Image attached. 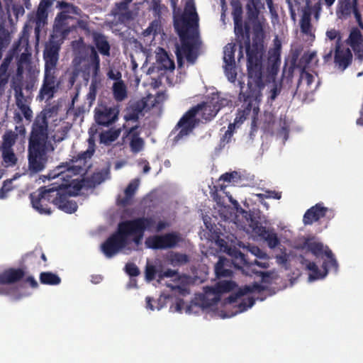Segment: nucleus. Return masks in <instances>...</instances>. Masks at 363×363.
I'll return each mask as SVG.
<instances>
[{"label": "nucleus", "instance_id": "37", "mask_svg": "<svg viewBox=\"0 0 363 363\" xmlns=\"http://www.w3.org/2000/svg\"><path fill=\"white\" fill-rule=\"evenodd\" d=\"M145 247L152 250H164L162 235L149 236L145 242Z\"/></svg>", "mask_w": 363, "mask_h": 363}, {"label": "nucleus", "instance_id": "2", "mask_svg": "<svg viewBox=\"0 0 363 363\" xmlns=\"http://www.w3.org/2000/svg\"><path fill=\"white\" fill-rule=\"evenodd\" d=\"M277 64H274L267 76H263L260 71H247V89L245 92L240 94V99H243L241 108L238 111L233 123H230L227 130V135L232 137L235 126L242 124L248 116H251V133L257 130V121L259 112V104L262 101V91L264 82L274 79L277 72Z\"/></svg>", "mask_w": 363, "mask_h": 363}, {"label": "nucleus", "instance_id": "24", "mask_svg": "<svg viewBox=\"0 0 363 363\" xmlns=\"http://www.w3.org/2000/svg\"><path fill=\"white\" fill-rule=\"evenodd\" d=\"M328 208L322 203H317L308 209L303 215V222L306 225H311L325 216Z\"/></svg>", "mask_w": 363, "mask_h": 363}, {"label": "nucleus", "instance_id": "8", "mask_svg": "<svg viewBox=\"0 0 363 363\" xmlns=\"http://www.w3.org/2000/svg\"><path fill=\"white\" fill-rule=\"evenodd\" d=\"M124 238L127 245L128 238L133 236V241L136 245L141 243L145 231L161 232L169 226L167 222L160 220H156L155 216H141L133 219L121 221Z\"/></svg>", "mask_w": 363, "mask_h": 363}, {"label": "nucleus", "instance_id": "38", "mask_svg": "<svg viewBox=\"0 0 363 363\" xmlns=\"http://www.w3.org/2000/svg\"><path fill=\"white\" fill-rule=\"evenodd\" d=\"M304 245L317 257L325 255V251L327 248L329 249L328 247H325V249H324V246L321 242H310L308 240L304 242Z\"/></svg>", "mask_w": 363, "mask_h": 363}, {"label": "nucleus", "instance_id": "60", "mask_svg": "<svg viewBox=\"0 0 363 363\" xmlns=\"http://www.w3.org/2000/svg\"><path fill=\"white\" fill-rule=\"evenodd\" d=\"M218 186H213V187L211 189L210 194L211 198L215 201L218 204L221 203V196L218 194Z\"/></svg>", "mask_w": 363, "mask_h": 363}, {"label": "nucleus", "instance_id": "54", "mask_svg": "<svg viewBox=\"0 0 363 363\" xmlns=\"http://www.w3.org/2000/svg\"><path fill=\"white\" fill-rule=\"evenodd\" d=\"M160 23L158 21H153L149 26V27L145 30V35H148L152 34L154 36L160 33Z\"/></svg>", "mask_w": 363, "mask_h": 363}, {"label": "nucleus", "instance_id": "1", "mask_svg": "<svg viewBox=\"0 0 363 363\" xmlns=\"http://www.w3.org/2000/svg\"><path fill=\"white\" fill-rule=\"evenodd\" d=\"M230 4L235 35L238 38H242L246 50L247 71L262 72L263 45L261 43L255 40L252 44L250 43V26L257 36L263 34L264 18H259V14L264 5L261 0H247L245 6L247 21L243 23L242 3L240 0H233Z\"/></svg>", "mask_w": 363, "mask_h": 363}, {"label": "nucleus", "instance_id": "30", "mask_svg": "<svg viewBox=\"0 0 363 363\" xmlns=\"http://www.w3.org/2000/svg\"><path fill=\"white\" fill-rule=\"evenodd\" d=\"M311 7L307 4L306 8L303 10V16L300 21L301 30L306 35H312V25L311 23Z\"/></svg>", "mask_w": 363, "mask_h": 363}, {"label": "nucleus", "instance_id": "63", "mask_svg": "<svg viewBox=\"0 0 363 363\" xmlns=\"http://www.w3.org/2000/svg\"><path fill=\"white\" fill-rule=\"evenodd\" d=\"M92 181L95 184H100L105 179L104 174L102 172H96L92 175Z\"/></svg>", "mask_w": 363, "mask_h": 363}, {"label": "nucleus", "instance_id": "3", "mask_svg": "<svg viewBox=\"0 0 363 363\" xmlns=\"http://www.w3.org/2000/svg\"><path fill=\"white\" fill-rule=\"evenodd\" d=\"M48 113H39L33 124L28 139V160L29 169L33 172H41L48 162L47 153L52 150L48 135Z\"/></svg>", "mask_w": 363, "mask_h": 363}, {"label": "nucleus", "instance_id": "14", "mask_svg": "<svg viewBox=\"0 0 363 363\" xmlns=\"http://www.w3.org/2000/svg\"><path fill=\"white\" fill-rule=\"evenodd\" d=\"M118 106H109L101 101L94 109V120L98 125L108 127L118 120Z\"/></svg>", "mask_w": 363, "mask_h": 363}, {"label": "nucleus", "instance_id": "10", "mask_svg": "<svg viewBox=\"0 0 363 363\" xmlns=\"http://www.w3.org/2000/svg\"><path fill=\"white\" fill-rule=\"evenodd\" d=\"M231 255L235 258L237 264H240L243 272L247 275L257 274L261 276L262 279L269 277V272L257 271L255 268L256 266L262 269H267L269 267L267 255L264 258H259V261L256 258L253 261H249L247 256L240 250H234Z\"/></svg>", "mask_w": 363, "mask_h": 363}, {"label": "nucleus", "instance_id": "17", "mask_svg": "<svg viewBox=\"0 0 363 363\" xmlns=\"http://www.w3.org/2000/svg\"><path fill=\"white\" fill-rule=\"evenodd\" d=\"M250 225L255 234L267 242L269 247L273 249L279 245V239L273 230L267 229L259 221L252 218Z\"/></svg>", "mask_w": 363, "mask_h": 363}, {"label": "nucleus", "instance_id": "45", "mask_svg": "<svg viewBox=\"0 0 363 363\" xmlns=\"http://www.w3.org/2000/svg\"><path fill=\"white\" fill-rule=\"evenodd\" d=\"M2 150V158L4 162L8 166H13L17 162V158L12 148L10 149H1Z\"/></svg>", "mask_w": 363, "mask_h": 363}, {"label": "nucleus", "instance_id": "4", "mask_svg": "<svg viewBox=\"0 0 363 363\" xmlns=\"http://www.w3.org/2000/svg\"><path fill=\"white\" fill-rule=\"evenodd\" d=\"M174 26L182 43L181 49L177 52L178 62H180L182 54L187 62L194 64L198 55L190 40L199 36V17L193 4L186 5L184 13L174 19Z\"/></svg>", "mask_w": 363, "mask_h": 363}, {"label": "nucleus", "instance_id": "56", "mask_svg": "<svg viewBox=\"0 0 363 363\" xmlns=\"http://www.w3.org/2000/svg\"><path fill=\"white\" fill-rule=\"evenodd\" d=\"M313 76L308 72H306L304 69H302L300 74V77L298 82L297 89L299 86L300 83L304 80L306 82L308 86H310L313 82Z\"/></svg>", "mask_w": 363, "mask_h": 363}, {"label": "nucleus", "instance_id": "18", "mask_svg": "<svg viewBox=\"0 0 363 363\" xmlns=\"http://www.w3.org/2000/svg\"><path fill=\"white\" fill-rule=\"evenodd\" d=\"M60 50V43L58 41L50 39L45 44L43 51L45 67H57Z\"/></svg>", "mask_w": 363, "mask_h": 363}, {"label": "nucleus", "instance_id": "27", "mask_svg": "<svg viewBox=\"0 0 363 363\" xmlns=\"http://www.w3.org/2000/svg\"><path fill=\"white\" fill-rule=\"evenodd\" d=\"M265 289V287L258 283H254L252 285H245L242 288H240L236 293L231 294L227 298L228 302L233 303L237 301V300L242 296L252 292H261Z\"/></svg>", "mask_w": 363, "mask_h": 363}, {"label": "nucleus", "instance_id": "23", "mask_svg": "<svg viewBox=\"0 0 363 363\" xmlns=\"http://www.w3.org/2000/svg\"><path fill=\"white\" fill-rule=\"evenodd\" d=\"M133 0H121L115 4L111 10V14L117 17L121 22L130 21L133 19V12L129 9V5Z\"/></svg>", "mask_w": 363, "mask_h": 363}, {"label": "nucleus", "instance_id": "29", "mask_svg": "<svg viewBox=\"0 0 363 363\" xmlns=\"http://www.w3.org/2000/svg\"><path fill=\"white\" fill-rule=\"evenodd\" d=\"M48 20V12L44 6H39L38 8L35 18V36L37 42H38L40 38V34L42 28H43L47 24Z\"/></svg>", "mask_w": 363, "mask_h": 363}, {"label": "nucleus", "instance_id": "33", "mask_svg": "<svg viewBox=\"0 0 363 363\" xmlns=\"http://www.w3.org/2000/svg\"><path fill=\"white\" fill-rule=\"evenodd\" d=\"M12 88L14 91L16 106H18V104L20 105L21 104H26V99L25 98L23 93V78H17L16 77V79L13 82L12 84Z\"/></svg>", "mask_w": 363, "mask_h": 363}, {"label": "nucleus", "instance_id": "59", "mask_svg": "<svg viewBox=\"0 0 363 363\" xmlns=\"http://www.w3.org/2000/svg\"><path fill=\"white\" fill-rule=\"evenodd\" d=\"M125 270L130 277H137L140 274L139 268L134 263H127L125 267Z\"/></svg>", "mask_w": 363, "mask_h": 363}, {"label": "nucleus", "instance_id": "31", "mask_svg": "<svg viewBox=\"0 0 363 363\" xmlns=\"http://www.w3.org/2000/svg\"><path fill=\"white\" fill-rule=\"evenodd\" d=\"M139 183L140 180L138 179H135L128 184L124 191L125 196L121 201V203L123 206H127L130 204L132 198L135 195L139 186Z\"/></svg>", "mask_w": 363, "mask_h": 363}, {"label": "nucleus", "instance_id": "44", "mask_svg": "<svg viewBox=\"0 0 363 363\" xmlns=\"http://www.w3.org/2000/svg\"><path fill=\"white\" fill-rule=\"evenodd\" d=\"M120 133L121 130L119 129L108 130L100 135V140L103 143L109 144L114 142L119 137Z\"/></svg>", "mask_w": 363, "mask_h": 363}, {"label": "nucleus", "instance_id": "53", "mask_svg": "<svg viewBox=\"0 0 363 363\" xmlns=\"http://www.w3.org/2000/svg\"><path fill=\"white\" fill-rule=\"evenodd\" d=\"M257 197L263 200L264 199H280L281 198V193L276 191H266L264 194H257Z\"/></svg>", "mask_w": 363, "mask_h": 363}, {"label": "nucleus", "instance_id": "21", "mask_svg": "<svg viewBox=\"0 0 363 363\" xmlns=\"http://www.w3.org/2000/svg\"><path fill=\"white\" fill-rule=\"evenodd\" d=\"M26 272L22 268H9L0 273V285L16 284L23 279Z\"/></svg>", "mask_w": 363, "mask_h": 363}, {"label": "nucleus", "instance_id": "47", "mask_svg": "<svg viewBox=\"0 0 363 363\" xmlns=\"http://www.w3.org/2000/svg\"><path fill=\"white\" fill-rule=\"evenodd\" d=\"M170 261L173 265L179 266L186 264L189 261V259L186 254L174 252L173 255H172Z\"/></svg>", "mask_w": 363, "mask_h": 363}, {"label": "nucleus", "instance_id": "62", "mask_svg": "<svg viewBox=\"0 0 363 363\" xmlns=\"http://www.w3.org/2000/svg\"><path fill=\"white\" fill-rule=\"evenodd\" d=\"M216 244L220 247V250L227 252L230 250L228 242L223 238H218L216 240Z\"/></svg>", "mask_w": 363, "mask_h": 363}, {"label": "nucleus", "instance_id": "12", "mask_svg": "<svg viewBox=\"0 0 363 363\" xmlns=\"http://www.w3.org/2000/svg\"><path fill=\"white\" fill-rule=\"evenodd\" d=\"M77 70L82 74L86 84L88 83L91 77V80H101L100 75V57L94 46H91L90 48V52L86 61Z\"/></svg>", "mask_w": 363, "mask_h": 363}, {"label": "nucleus", "instance_id": "51", "mask_svg": "<svg viewBox=\"0 0 363 363\" xmlns=\"http://www.w3.org/2000/svg\"><path fill=\"white\" fill-rule=\"evenodd\" d=\"M240 179V176L239 173L236 171H233L231 172H226L222 174L219 180L223 181L226 182H238Z\"/></svg>", "mask_w": 363, "mask_h": 363}, {"label": "nucleus", "instance_id": "49", "mask_svg": "<svg viewBox=\"0 0 363 363\" xmlns=\"http://www.w3.org/2000/svg\"><path fill=\"white\" fill-rule=\"evenodd\" d=\"M210 100L215 105L216 108H218V112L229 104V100L221 97L219 94H213Z\"/></svg>", "mask_w": 363, "mask_h": 363}, {"label": "nucleus", "instance_id": "13", "mask_svg": "<svg viewBox=\"0 0 363 363\" xmlns=\"http://www.w3.org/2000/svg\"><path fill=\"white\" fill-rule=\"evenodd\" d=\"M127 246L124 238L121 222L117 230L112 233L101 245V250L107 258H111Z\"/></svg>", "mask_w": 363, "mask_h": 363}, {"label": "nucleus", "instance_id": "40", "mask_svg": "<svg viewBox=\"0 0 363 363\" xmlns=\"http://www.w3.org/2000/svg\"><path fill=\"white\" fill-rule=\"evenodd\" d=\"M223 60L226 66L233 67L235 65V49L234 45L228 44L224 49Z\"/></svg>", "mask_w": 363, "mask_h": 363}, {"label": "nucleus", "instance_id": "6", "mask_svg": "<svg viewBox=\"0 0 363 363\" xmlns=\"http://www.w3.org/2000/svg\"><path fill=\"white\" fill-rule=\"evenodd\" d=\"M85 169L81 165L71 164L68 162L61 163L48 174L50 179H57L55 182L59 186L60 194L65 195L66 201H72L69 197L73 194H77L84 186V179H79Z\"/></svg>", "mask_w": 363, "mask_h": 363}, {"label": "nucleus", "instance_id": "48", "mask_svg": "<svg viewBox=\"0 0 363 363\" xmlns=\"http://www.w3.org/2000/svg\"><path fill=\"white\" fill-rule=\"evenodd\" d=\"M325 35L328 40H335V48H337V45H342V35L339 30H337L335 28H332V29L328 30L326 31Z\"/></svg>", "mask_w": 363, "mask_h": 363}, {"label": "nucleus", "instance_id": "61", "mask_svg": "<svg viewBox=\"0 0 363 363\" xmlns=\"http://www.w3.org/2000/svg\"><path fill=\"white\" fill-rule=\"evenodd\" d=\"M141 112V109L139 108H133L129 111L125 116L127 120L138 121L139 118V113Z\"/></svg>", "mask_w": 363, "mask_h": 363}, {"label": "nucleus", "instance_id": "57", "mask_svg": "<svg viewBox=\"0 0 363 363\" xmlns=\"http://www.w3.org/2000/svg\"><path fill=\"white\" fill-rule=\"evenodd\" d=\"M22 112L23 116L27 121H30L33 118V111L26 104H21L17 106Z\"/></svg>", "mask_w": 363, "mask_h": 363}, {"label": "nucleus", "instance_id": "43", "mask_svg": "<svg viewBox=\"0 0 363 363\" xmlns=\"http://www.w3.org/2000/svg\"><path fill=\"white\" fill-rule=\"evenodd\" d=\"M17 135L11 130L6 131L3 135L1 149H10L14 145Z\"/></svg>", "mask_w": 363, "mask_h": 363}, {"label": "nucleus", "instance_id": "28", "mask_svg": "<svg viewBox=\"0 0 363 363\" xmlns=\"http://www.w3.org/2000/svg\"><path fill=\"white\" fill-rule=\"evenodd\" d=\"M71 17L67 14L66 11L60 12L55 19V30L60 31L62 34V38H66L72 29H75L76 26H72V27L67 26V21Z\"/></svg>", "mask_w": 363, "mask_h": 363}, {"label": "nucleus", "instance_id": "26", "mask_svg": "<svg viewBox=\"0 0 363 363\" xmlns=\"http://www.w3.org/2000/svg\"><path fill=\"white\" fill-rule=\"evenodd\" d=\"M138 125L130 128L128 135H130L129 146L133 153H138L141 152L145 146L144 140L140 137V133L137 130Z\"/></svg>", "mask_w": 363, "mask_h": 363}, {"label": "nucleus", "instance_id": "16", "mask_svg": "<svg viewBox=\"0 0 363 363\" xmlns=\"http://www.w3.org/2000/svg\"><path fill=\"white\" fill-rule=\"evenodd\" d=\"M56 73L57 67H45L44 79L39 92L42 99L45 96L52 97L56 91L57 87Z\"/></svg>", "mask_w": 363, "mask_h": 363}, {"label": "nucleus", "instance_id": "55", "mask_svg": "<svg viewBox=\"0 0 363 363\" xmlns=\"http://www.w3.org/2000/svg\"><path fill=\"white\" fill-rule=\"evenodd\" d=\"M157 269L152 264H147L145 267V275L147 281H151L155 279Z\"/></svg>", "mask_w": 363, "mask_h": 363}, {"label": "nucleus", "instance_id": "22", "mask_svg": "<svg viewBox=\"0 0 363 363\" xmlns=\"http://www.w3.org/2000/svg\"><path fill=\"white\" fill-rule=\"evenodd\" d=\"M352 61V54L349 48H343L342 45L335 48L334 63L339 69L345 70Z\"/></svg>", "mask_w": 363, "mask_h": 363}, {"label": "nucleus", "instance_id": "34", "mask_svg": "<svg viewBox=\"0 0 363 363\" xmlns=\"http://www.w3.org/2000/svg\"><path fill=\"white\" fill-rule=\"evenodd\" d=\"M157 62L158 68L161 70L172 71L175 68L174 60L169 57L167 52L165 51L157 57Z\"/></svg>", "mask_w": 363, "mask_h": 363}, {"label": "nucleus", "instance_id": "15", "mask_svg": "<svg viewBox=\"0 0 363 363\" xmlns=\"http://www.w3.org/2000/svg\"><path fill=\"white\" fill-rule=\"evenodd\" d=\"M325 255L327 259L324 260L322 264L323 270H320L313 262H308L306 264V268L311 272L308 277L310 281L324 278L328 274L329 269H334L337 271L338 264L331 250L327 248L325 251Z\"/></svg>", "mask_w": 363, "mask_h": 363}, {"label": "nucleus", "instance_id": "36", "mask_svg": "<svg viewBox=\"0 0 363 363\" xmlns=\"http://www.w3.org/2000/svg\"><path fill=\"white\" fill-rule=\"evenodd\" d=\"M113 94L114 99L118 101H122L127 97L126 86L123 81L120 80L113 84Z\"/></svg>", "mask_w": 363, "mask_h": 363}, {"label": "nucleus", "instance_id": "5", "mask_svg": "<svg viewBox=\"0 0 363 363\" xmlns=\"http://www.w3.org/2000/svg\"><path fill=\"white\" fill-rule=\"evenodd\" d=\"M55 182L47 186H41L38 192L30 194V199L33 208L40 214L50 215L51 208L50 203L56 206L59 209L72 213L77 210L78 206L75 201H66L65 195L60 194V189H57Z\"/></svg>", "mask_w": 363, "mask_h": 363}, {"label": "nucleus", "instance_id": "41", "mask_svg": "<svg viewBox=\"0 0 363 363\" xmlns=\"http://www.w3.org/2000/svg\"><path fill=\"white\" fill-rule=\"evenodd\" d=\"M38 73V70L28 72L27 79L24 82H23V89L27 91H31L33 89L37 82V76Z\"/></svg>", "mask_w": 363, "mask_h": 363}, {"label": "nucleus", "instance_id": "52", "mask_svg": "<svg viewBox=\"0 0 363 363\" xmlns=\"http://www.w3.org/2000/svg\"><path fill=\"white\" fill-rule=\"evenodd\" d=\"M13 189L12 181L10 179L5 180L0 189V199H5L7 198L8 193L13 190Z\"/></svg>", "mask_w": 363, "mask_h": 363}, {"label": "nucleus", "instance_id": "32", "mask_svg": "<svg viewBox=\"0 0 363 363\" xmlns=\"http://www.w3.org/2000/svg\"><path fill=\"white\" fill-rule=\"evenodd\" d=\"M164 250L175 247L182 241V238L178 233L172 232L162 235Z\"/></svg>", "mask_w": 363, "mask_h": 363}, {"label": "nucleus", "instance_id": "58", "mask_svg": "<svg viewBox=\"0 0 363 363\" xmlns=\"http://www.w3.org/2000/svg\"><path fill=\"white\" fill-rule=\"evenodd\" d=\"M255 300L252 297H248L244 299L238 304L239 312H242L248 308H251L255 304Z\"/></svg>", "mask_w": 363, "mask_h": 363}, {"label": "nucleus", "instance_id": "25", "mask_svg": "<svg viewBox=\"0 0 363 363\" xmlns=\"http://www.w3.org/2000/svg\"><path fill=\"white\" fill-rule=\"evenodd\" d=\"M94 48L103 56L109 57L111 45L108 37L99 32H93L91 34Z\"/></svg>", "mask_w": 363, "mask_h": 363}, {"label": "nucleus", "instance_id": "42", "mask_svg": "<svg viewBox=\"0 0 363 363\" xmlns=\"http://www.w3.org/2000/svg\"><path fill=\"white\" fill-rule=\"evenodd\" d=\"M101 81L91 80V84L89 88V92L86 94V100L89 103V106H91L96 100L97 89Z\"/></svg>", "mask_w": 363, "mask_h": 363}, {"label": "nucleus", "instance_id": "11", "mask_svg": "<svg viewBox=\"0 0 363 363\" xmlns=\"http://www.w3.org/2000/svg\"><path fill=\"white\" fill-rule=\"evenodd\" d=\"M281 46V43L277 39H276L275 42H274V48L272 50H270L269 51V59H268L269 63H268L266 70H264V67L262 65V73L263 76L265 77V76H267L268 74L269 73L272 66L274 64H277V69L276 74L274 75V79L270 82H264V85H266L267 84L271 83V82H273L274 84L273 88L270 90V95L269 96V99H270L272 101L275 100V99L281 93V84L278 85L275 82L276 76L277 74L279 67L280 65V62H281V59H280Z\"/></svg>", "mask_w": 363, "mask_h": 363}, {"label": "nucleus", "instance_id": "64", "mask_svg": "<svg viewBox=\"0 0 363 363\" xmlns=\"http://www.w3.org/2000/svg\"><path fill=\"white\" fill-rule=\"evenodd\" d=\"M11 57H6L0 66V73L2 74H7V70L11 62Z\"/></svg>", "mask_w": 363, "mask_h": 363}, {"label": "nucleus", "instance_id": "19", "mask_svg": "<svg viewBox=\"0 0 363 363\" xmlns=\"http://www.w3.org/2000/svg\"><path fill=\"white\" fill-rule=\"evenodd\" d=\"M347 43L350 45L354 52L356 59L363 62V36L357 28H353L349 35Z\"/></svg>", "mask_w": 363, "mask_h": 363}, {"label": "nucleus", "instance_id": "20", "mask_svg": "<svg viewBox=\"0 0 363 363\" xmlns=\"http://www.w3.org/2000/svg\"><path fill=\"white\" fill-rule=\"evenodd\" d=\"M233 265H235L238 269L241 268L240 264H237L235 257L233 261L226 257H220L214 267L216 277L219 279L230 277L233 275L231 269Z\"/></svg>", "mask_w": 363, "mask_h": 363}, {"label": "nucleus", "instance_id": "46", "mask_svg": "<svg viewBox=\"0 0 363 363\" xmlns=\"http://www.w3.org/2000/svg\"><path fill=\"white\" fill-rule=\"evenodd\" d=\"M94 152V147H89L86 151L79 153L77 157H74L73 159L71 160L70 162H69V163H70L71 164H74L73 163L74 162H77L83 161L84 164L88 159H90L93 156Z\"/></svg>", "mask_w": 363, "mask_h": 363}, {"label": "nucleus", "instance_id": "9", "mask_svg": "<svg viewBox=\"0 0 363 363\" xmlns=\"http://www.w3.org/2000/svg\"><path fill=\"white\" fill-rule=\"evenodd\" d=\"M27 26L23 28V35L20 38L17 43L15 44L13 52V55H18L19 57L17 60V69L16 77L17 78H23L24 69L27 72L37 70L35 67L31 62L30 47L29 45L28 36L26 35Z\"/></svg>", "mask_w": 363, "mask_h": 363}, {"label": "nucleus", "instance_id": "39", "mask_svg": "<svg viewBox=\"0 0 363 363\" xmlns=\"http://www.w3.org/2000/svg\"><path fill=\"white\" fill-rule=\"evenodd\" d=\"M296 67V65L295 61L291 62L289 65H288L287 63H285L282 71L281 81L283 83L286 82L287 84H291L292 82L294 72Z\"/></svg>", "mask_w": 363, "mask_h": 363}, {"label": "nucleus", "instance_id": "35", "mask_svg": "<svg viewBox=\"0 0 363 363\" xmlns=\"http://www.w3.org/2000/svg\"><path fill=\"white\" fill-rule=\"evenodd\" d=\"M40 281L45 285H58L61 282V279L57 274L43 272L40 274Z\"/></svg>", "mask_w": 363, "mask_h": 363}, {"label": "nucleus", "instance_id": "50", "mask_svg": "<svg viewBox=\"0 0 363 363\" xmlns=\"http://www.w3.org/2000/svg\"><path fill=\"white\" fill-rule=\"evenodd\" d=\"M235 283L232 281H224L217 284L216 290L219 293L229 292L233 289Z\"/></svg>", "mask_w": 363, "mask_h": 363}, {"label": "nucleus", "instance_id": "7", "mask_svg": "<svg viewBox=\"0 0 363 363\" xmlns=\"http://www.w3.org/2000/svg\"><path fill=\"white\" fill-rule=\"evenodd\" d=\"M217 113L218 108H216L215 105L212 104L210 99L192 107L183 115L175 126L174 130L179 129V131L174 137V140L177 142L193 131L197 123L196 115H200L203 120L209 121Z\"/></svg>", "mask_w": 363, "mask_h": 363}]
</instances>
